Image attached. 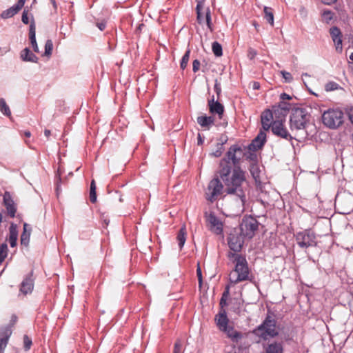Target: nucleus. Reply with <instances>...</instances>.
I'll return each mask as SVG.
<instances>
[{"instance_id": "f257e3e1", "label": "nucleus", "mask_w": 353, "mask_h": 353, "mask_svg": "<svg viewBox=\"0 0 353 353\" xmlns=\"http://www.w3.org/2000/svg\"><path fill=\"white\" fill-rule=\"evenodd\" d=\"M242 154L243 149L239 145L234 144L229 148L220 161L219 170L208 185L206 194L209 197L228 194L245 198V174L240 167Z\"/></svg>"}, {"instance_id": "f03ea898", "label": "nucleus", "mask_w": 353, "mask_h": 353, "mask_svg": "<svg viewBox=\"0 0 353 353\" xmlns=\"http://www.w3.org/2000/svg\"><path fill=\"white\" fill-rule=\"evenodd\" d=\"M228 258L234 264V268L230 274V283L237 284L250 280V269L245 256L229 252Z\"/></svg>"}, {"instance_id": "7ed1b4c3", "label": "nucleus", "mask_w": 353, "mask_h": 353, "mask_svg": "<svg viewBox=\"0 0 353 353\" xmlns=\"http://www.w3.org/2000/svg\"><path fill=\"white\" fill-rule=\"evenodd\" d=\"M253 334L261 339L267 340L279 334L276 319L268 315L263 323L253 330Z\"/></svg>"}, {"instance_id": "20e7f679", "label": "nucleus", "mask_w": 353, "mask_h": 353, "mask_svg": "<svg viewBox=\"0 0 353 353\" xmlns=\"http://www.w3.org/2000/svg\"><path fill=\"white\" fill-rule=\"evenodd\" d=\"M310 116L305 108H296L292 109L290 119L291 130L304 129L310 120Z\"/></svg>"}, {"instance_id": "39448f33", "label": "nucleus", "mask_w": 353, "mask_h": 353, "mask_svg": "<svg viewBox=\"0 0 353 353\" xmlns=\"http://www.w3.org/2000/svg\"><path fill=\"white\" fill-rule=\"evenodd\" d=\"M322 121L327 127L335 129L343 122V112L339 109H329L322 115Z\"/></svg>"}, {"instance_id": "423d86ee", "label": "nucleus", "mask_w": 353, "mask_h": 353, "mask_svg": "<svg viewBox=\"0 0 353 353\" xmlns=\"http://www.w3.org/2000/svg\"><path fill=\"white\" fill-rule=\"evenodd\" d=\"M245 236L237 228H234L228 237V244L233 253L240 252L244 243Z\"/></svg>"}, {"instance_id": "0eeeda50", "label": "nucleus", "mask_w": 353, "mask_h": 353, "mask_svg": "<svg viewBox=\"0 0 353 353\" xmlns=\"http://www.w3.org/2000/svg\"><path fill=\"white\" fill-rule=\"evenodd\" d=\"M259 223L256 219L250 216L242 219L240 228L238 229L245 237L251 239L258 230Z\"/></svg>"}, {"instance_id": "6e6552de", "label": "nucleus", "mask_w": 353, "mask_h": 353, "mask_svg": "<svg viewBox=\"0 0 353 353\" xmlns=\"http://www.w3.org/2000/svg\"><path fill=\"white\" fill-rule=\"evenodd\" d=\"M296 241L299 247L307 248L316 245V236L310 230H304L297 233Z\"/></svg>"}, {"instance_id": "1a4fd4ad", "label": "nucleus", "mask_w": 353, "mask_h": 353, "mask_svg": "<svg viewBox=\"0 0 353 353\" xmlns=\"http://www.w3.org/2000/svg\"><path fill=\"white\" fill-rule=\"evenodd\" d=\"M205 218L209 230L216 235H222L223 233V222L214 213L206 214Z\"/></svg>"}, {"instance_id": "9d476101", "label": "nucleus", "mask_w": 353, "mask_h": 353, "mask_svg": "<svg viewBox=\"0 0 353 353\" xmlns=\"http://www.w3.org/2000/svg\"><path fill=\"white\" fill-rule=\"evenodd\" d=\"M272 132L274 134L285 139L286 140H292V137L285 127L283 121H274L271 128Z\"/></svg>"}, {"instance_id": "9b49d317", "label": "nucleus", "mask_w": 353, "mask_h": 353, "mask_svg": "<svg viewBox=\"0 0 353 353\" xmlns=\"http://www.w3.org/2000/svg\"><path fill=\"white\" fill-rule=\"evenodd\" d=\"M196 21L199 24L206 22L208 28L212 31V23L211 21V13L209 7L200 8L199 12L196 11Z\"/></svg>"}, {"instance_id": "f8f14e48", "label": "nucleus", "mask_w": 353, "mask_h": 353, "mask_svg": "<svg viewBox=\"0 0 353 353\" xmlns=\"http://www.w3.org/2000/svg\"><path fill=\"white\" fill-rule=\"evenodd\" d=\"M208 105L209 107V111L212 114H217L219 119H222L224 113V106L219 101L214 100V96H212L210 99L208 100Z\"/></svg>"}, {"instance_id": "ddd939ff", "label": "nucleus", "mask_w": 353, "mask_h": 353, "mask_svg": "<svg viewBox=\"0 0 353 353\" xmlns=\"http://www.w3.org/2000/svg\"><path fill=\"white\" fill-rule=\"evenodd\" d=\"M330 34L333 42L334 43L336 50L339 52H341L343 50V35L341 30L336 26L332 27L330 30Z\"/></svg>"}, {"instance_id": "4468645a", "label": "nucleus", "mask_w": 353, "mask_h": 353, "mask_svg": "<svg viewBox=\"0 0 353 353\" xmlns=\"http://www.w3.org/2000/svg\"><path fill=\"white\" fill-rule=\"evenodd\" d=\"M34 288V279L33 272H30L23 280L21 286L20 292L26 295L31 293Z\"/></svg>"}, {"instance_id": "2eb2a0df", "label": "nucleus", "mask_w": 353, "mask_h": 353, "mask_svg": "<svg viewBox=\"0 0 353 353\" xmlns=\"http://www.w3.org/2000/svg\"><path fill=\"white\" fill-rule=\"evenodd\" d=\"M266 142V133L265 131L260 130L257 136L252 140L249 145L250 150L256 151L261 149Z\"/></svg>"}, {"instance_id": "dca6fc26", "label": "nucleus", "mask_w": 353, "mask_h": 353, "mask_svg": "<svg viewBox=\"0 0 353 353\" xmlns=\"http://www.w3.org/2000/svg\"><path fill=\"white\" fill-rule=\"evenodd\" d=\"M214 321L217 327L222 331L228 327L229 319L225 309H220L219 313L215 316Z\"/></svg>"}, {"instance_id": "f3484780", "label": "nucleus", "mask_w": 353, "mask_h": 353, "mask_svg": "<svg viewBox=\"0 0 353 353\" xmlns=\"http://www.w3.org/2000/svg\"><path fill=\"white\" fill-rule=\"evenodd\" d=\"M26 0H18L17 3L1 14L2 19H8L15 15L24 6Z\"/></svg>"}, {"instance_id": "a211bd4d", "label": "nucleus", "mask_w": 353, "mask_h": 353, "mask_svg": "<svg viewBox=\"0 0 353 353\" xmlns=\"http://www.w3.org/2000/svg\"><path fill=\"white\" fill-rule=\"evenodd\" d=\"M274 117L273 113L270 110H266L262 113L261 119L263 129V131H268L272 128Z\"/></svg>"}, {"instance_id": "6ab92c4d", "label": "nucleus", "mask_w": 353, "mask_h": 353, "mask_svg": "<svg viewBox=\"0 0 353 353\" xmlns=\"http://www.w3.org/2000/svg\"><path fill=\"white\" fill-rule=\"evenodd\" d=\"M196 121L203 130H209L214 124V117L201 115L197 117Z\"/></svg>"}, {"instance_id": "aec40b11", "label": "nucleus", "mask_w": 353, "mask_h": 353, "mask_svg": "<svg viewBox=\"0 0 353 353\" xmlns=\"http://www.w3.org/2000/svg\"><path fill=\"white\" fill-rule=\"evenodd\" d=\"M221 332H224L233 342H238L243 336L242 334L236 330L233 326L228 325L225 330H223Z\"/></svg>"}, {"instance_id": "412c9836", "label": "nucleus", "mask_w": 353, "mask_h": 353, "mask_svg": "<svg viewBox=\"0 0 353 353\" xmlns=\"http://www.w3.org/2000/svg\"><path fill=\"white\" fill-rule=\"evenodd\" d=\"M11 334L12 330L8 327L4 328L1 331L0 334V353H1L6 348Z\"/></svg>"}, {"instance_id": "4be33fe9", "label": "nucleus", "mask_w": 353, "mask_h": 353, "mask_svg": "<svg viewBox=\"0 0 353 353\" xmlns=\"http://www.w3.org/2000/svg\"><path fill=\"white\" fill-rule=\"evenodd\" d=\"M29 39L34 51L35 52H39L38 45L36 41V26L33 19L29 28Z\"/></svg>"}, {"instance_id": "5701e85b", "label": "nucleus", "mask_w": 353, "mask_h": 353, "mask_svg": "<svg viewBox=\"0 0 353 353\" xmlns=\"http://www.w3.org/2000/svg\"><path fill=\"white\" fill-rule=\"evenodd\" d=\"M20 57L23 61L37 63L38 57L32 52L28 48H24L20 54Z\"/></svg>"}, {"instance_id": "b1692460", "label": "nucleus", "mask_w": 353, "mask_h": 353, "mask_svg": "<svg viewBox=\"0 0 353 353\" xmlns=\"http://www.w3.org/2000/svg\"><path fill=\"white\" fill-rule=\"evenodd\" d=\"M3 205L6 207L8 215L11 218L15 217L17 204L14 200H3Z\"/></svg>"}, {"instance_id": "393cba45", "label": "nucleus", "mask_w": 353, "mask_h": 353, "mask_svg": "<svg viewBox=\"0 0 353 353\" xmlns=\"http://www.w3.org/2000/svg\"><path fill=\"white\" fill-rule=\"evenodd\" d=\"M31 234V228L30 225L25 223L23 224V231L21 235V243L27 246L30 241V237Z\"/></svg>"}, {"instance_id": "a878e982", "label": "nucleus", "mask_w": 353, "mask_h": 353, "mask_svg": "<svg viewBox=\"0 0 353 353\" xmlns=\"http://www.w3.org/2000/svg\"><path fill=\"white\" fill-rule=\"evenodd\" d=\"M18 237V231L17 230V225L14 224H11L10 227L9 231V243L11 247L14 248L17 245Z\"/></svg>"}, {"instance_id": "bb28decb", "label": "nucleus", "mask_w": 353, "mask_h": 353, "mask_svg": "<svg viewBox=\"0 0 353 353\" xmlns=\"http://www.w3.org/2000/svg\"><path fill=\"white\" fill-rule=\"evenodd\" d=\"M265 353H283V347L281 343L273 342L268 345Z\"/></svg>"}, {"instance_id": "cd10ccee", "label": "nucleus", "mask_w": 353, "mask_h": 353, "mask_svg": "<svg viewBox=\"0 0 353 353\" xmlns=\"http://www.w3.org/2000/svg\"><path fill=\"white\" fill-rule=\"evenodd\" d=\"M347 200H334L335 208L338 210H341L339 212L343 214H347L352 211V208H343Z\"/></svg>"}, {"instance_id": "c85d7f7f", "label": "nucleus", "mask_w": 353, "mask_h": 353, "mask_svg": "<svg viewBox=\"0 0 353 353\" xmlns=\"http://www.w3.org/2000/svg\"><path fill=\"white\" fill-rule=\"evenodd\" d=\"M264 19L269 23L272 26H274V14L271 8L265 6L263 9Z\"/></svg>"}, {"instance_id": "c756f323", "label": "nucleus", "mask_w": 353, "mask_h": 353, "mask_svg": "<svg viewBox=\"0 0 353 353\" xmlns=\"http://www.w3.org/2000/svg\"><path fill=\"white\" fill-rule=\"evenodd\" d=\"M185 234H186V230H185V227L183 226L182 227L179 233H178V235H177V241H178V243H179V248L181 249L184 244H185Z\"/></svg>"}, {"instance_id": "7c9ffc66", "label": "nucleus", "mask_w": 353, "mask_h": 353, "mask_svg": "<svg viewBox=\"0 0 353 353\" xmlns=\"http://www.w3.org/2000/svg\"><path fill=\"white\" fill-rule=\"evenodd\" d=\"M250 172L255 181H257L260 179V170L257 163L250 164Z\"/></svg>"}, {"instance_id": "2f4dec72", "label": "nucleus", "mask_w": 353, "mask_h": 353, "mask_svg": "<svg viewBox=\"0 0 353 353\" xmlns=\"http://www.w3.org/2000/svg\"><path fill=\"white\" fill-rule=\"evenodd\" d=\"M291 108L290 103L285 102V101H280L279 103L276 105V112L281 110V112H283V113H288L289 110Z\"/></svg>"}, {"instance_id": "473e14b6", "label": "nucleus", "mask_w": 353, "mask_h": 353, "mask_svg": "<svg viewBox=\"0 0 353 353\" xmlns=\"http://www.w3.org/2000/svg\"><path fill=\"white\" fill-rule=\"evenodd\" d=\"M0 111L6 116L10 117L11 111L3 98H0Z\"/></svg>"}, {"instance_id": "72a5a7b5", "label": "nucleus", "mask_w": 353, "mask_h": 353, "mask_svg": "<svg viewBox=\"0 0 353 353\" xmlns=\"http://www.w3.org/2000/svg\"><path fill=\"white\" fill-rule=\"evenodd\" d=\"M212 50L216 57H221L223 54V49L221 45L217 42L214 41L212 44Z\"/></svg>"}, {"instance_id": "f704fd0d", "label": "nucleus", "mask_w": 353, "mask_h": 353, "mask_svg": "<svg viewBox=\"0 0 353 353\" xmlns=\"http://www.w3.org/2000/svg\"><path fill=\"white\" fill-rule=\"evenodd\" d=\"M334 15V12L329 10H323L321 14L323 21L326 23H330V22L333 19Z\"/></svg>"}, {"instance_id": "c9c22d12", "label": "nucleus", "mask_w": 353, "mask_h": 353, "mask_svg": "<svg viewBox=\"0 0 353 353\" xmlns=\"http://www.w3.org/2000/svg\"><path fill=\"white\" fill-rule=\"evenodd\" d=\"M276 110V105H274L272 107V110H271L273 113V116L276 119V121H285V117L287 115V113H283V112H281V110H279L278 112Z\"/></svg>"}, {"instance_id": "e433bc0d", "label": "nucleus", "mask_w": 353, "mask_h": 353, "mask_svg": "<svg viewBox=\"0 0 353 353\" xmlns=\"http://www.w3.org/2000/svg\"><path fill=\"white\" fill-rule=\"evenodd\" d=\"M190 50H186V52L183 54L180 63V67L182 70H184L187 67L190 59Z\"/></svg>"}, {"instance_id": "4c0bfd02", "label": "nucleus", "mask_w": 353, "mask_h": 353, "mask_svg": "<svg viewBox=\"0 0 353 353\" xmlns=\"http://www.w3.org/2000/svg\"><path fill=\"white\" fill-rule=\"evenodd\" d=\"M53 50V43L52 40L48 39L45 44V52L44 55L50 57L52 54Z\"/></svg>"}, {"instance_id": "58836bf2", "label": "nucleus", "mask_w": 353, "mask_h": 353, "mask_svg": "<svg viewBox=\"0 0 353 353\" xmlns=\"http://www.w3.org/2000/svg\"><path fill=\"white\" fill-rule=\"evenodd\" d=\"M8 255V246L6 243L0 245V263L4 261Z\"/></svg>"}, {"instance_id": "ea45409f", "label": "nucleus", "mask_w": 353, "mask_h": 353, "mask_svg": "<svg viewBox=\"0 0 353 353\" xmlns=\"http://www.w3.org/2000/svg\"><path fill=\"white\" fill-rule=\"evenodd\" d=\"M339 87V85L337 83L330 81L325 84V89L326 91H333L337 90Z\"/></svg>"}, {"instance_id": "a19ab883", "label": "nucleus", "mask_w": 353, "mask_h": 353, "mask_svg": "<svg viewBox=\"0 0 353 353\" xmlns=\"http://www.w3.org/2000/svg\"><path fill=\"white\" fill-rule=\"evenodd\" d=\"M96 183L94 180H92L90 187V198L89 199H97L96 193Z\"/></svg>"}, {"instance_id": "79ce46f5", "label": "nucleus", "mask_w": 353, "mask_h": 353, "mask_svg": "<svg viewBox=\"0 0 353 353\" xmlns=\"http://www.w3.org/2000/svg\"><path fill=\"white\" fill-rule=\"evenodd\" d=\"M282 335V339L285 341H292L294 337V333L292 330L288 332H283Z\"/></svg>"}, {"instance_id": "37998d69", "label": "nucleus", "mask_w": 353, "mask_h": 353, "mask_svg": "<svg viewBox=\"0 0 353 353\" xmlns=\"http://www.w3.org/2000/svg\"><path fill=\"white\" fill-rule=\"evenodd\" d=\"M173 353H183V345L181 341H176L174 343Z\"/></svg>"}, {"instance_id": "c03bdc74", "label": "nucleus", "mask_w": 353, "mask_h": 353, "mask_svg": "<svg viewBox=\"0 0 353 353\" xmlns=\"http://www.w3.org/2000/svg\"><path fill=\"white\" fill-rule=\"evenodd\" d=\"M32 345V340L27 335L23 336V346L26 350H29Z\"/></svg>"}, {"instance_id": "a18cd8bd", "label": "nucleus", "mask_w": 353, "mask_h": 353, "mask_svg": "<svg viewBox=\"0 0 353 353\" xmlns=\"http://www.w3.org/2000/svg\"><path fill=\"white\" fill-rule=\"evenodd\" d=\"M214 90L217 95V99H219L221 93V87L220 83H219L217 80L215 81Z\"/></svg>"}, {"instance_id": "49530a36", "label": "nucleus", "mask_w": 353, "mask_h": 353, "mask_svg": "<svg viewBox=\"0 0 353 353\" xmlns=\"http://www.w3.org/2000/svg\"><path fill=\"white\" fill-rule=\"evenodd\" d=\"M281 73L286 82H291L292 81L293 78L290 72L286 71H281Z\"/></svg>"}, {"instance_id": "de8ad7c7", "label": "nucleus", "mask_w": 353, "mask_h": 353, "mask_svg": "<svg viewBox=\"0 0 353 353\" xmlns=\"http://www.w3.org/2000/svg\"><path fill=\"white\" fill-rule=\"evenodd\" d=\"M246 158L251 161V163H257V155L254 152H249V154L246 157Z\"/></svg>"}, {"instance_id": "09e8293b", "label": "nucleus", "mask_w": 353, "mask_h": 353, "mask_svg": "<svg viewBox=\"0 0 353 353\" xmlns=\"http://www.w3.org/2000/svg\"><path fill=\"white\" fill-rule=\"evenodd\" d=\"M346 114L348 117L349 120L353 124V106L347 107L346 108Z\"/></svg>"}, {"instance_id": "8fccbe9b", "label": "nucleus", "mask_w": 353, "mask_h": 353, "mask_svg": "<svg viewBox=\"0 0 353 353\" xmlns=\"http://www.w3.org/2000/svg\"><path fill=\"white\" fill-rule=\"evenodd\" d=\"M200 65H201V63L199 60H197V59L194 60V61L192 63V70L194 72H196L199 70Z\"/></svg>"}, {"instance_id": "3c124183", "label": "nucleus", "mask_w": 353, "mask_h": 353, "mask_svg": "<svg viewBox=\"0 0 353 353\" xmlns=\"http://www.w3.org/2000/svg\"><path fill=\"white\" fill-rule=\"evenodd\" d=\"M22 22L25 24L29 23V18L28 17V11L24 10L21 16Z\"/></svg>"}, {"instance_id": "603ef678", "label": "nucleus", "mask_w": 353, "mask_h": 353, "mask_svg": "<svg viewBox=\"0 0 353 353\" xmlns=\"http://www.w3.org/2000/svg\"><path fill=\"white\" fill-rule=\"evenodd\" d=\"M205 0H196V11H198V12H199V8H203L205 6Z\"/></svg>"}, {"instance_id": "864d4df0", "label": "nucleus", "mask_w": 353, "mask_h": 353, "mask_svg": "<svg viewBox=\"0 0 353 353\" xmlns=\"http://www.w3.org/2000/svg\"><path fill=\"white\" fill-rule=\"evenodd\" d=\"M256 54H257V52L254 49L249 48L248 56L250 59H254L256 56Z\"/></svg>"}, {"instance_id": "5fc2aeb1", "label": "nucleus", "mask_w": 353, "mask_h": 353, "mask_svg": "<svg viewBox=\"0 0 353 353\" xmlns=\"http://www.w3.org/2000/svg\"><path fill=\"white\" fill-rule=\"evenodd\" d=\"M230 295V285H227L225 289L222 294V298L228 299Z\"/></svg>"}, {"instance_id": "6e6d98bb", "label": "nucleus", "mask_w": 353, "mask_h": 353, "mask_svg": "<svg viewBox=\"0 0 353 353\" xmlns=\"http://www.w3.org/2000/svg\"><path fill=\"white\" fill-rule=\"evenodd\" d=\"M280 99H281V101H285V100L292 99V97L290 96L289 94L283 92V93L281 94Z\"/></svg>"}, {"instance_id": "4d7b16f0", "label": "nucleus", "mask_w": 353, "mask_h": 353, "mask_svg": "<svg viewBox=\"0 0 353 353\" xmlns=\"http://www.w3.org/2000/svg\"><path fill=\"white\" fill-rule=\"evenodd\" d=\"M196 274H197L199 283H201V282H202V273H201V268H200L199 265H198V267H197V269H196Z\"/></svg>"}, {"instance_id": "13d9d810", "label": "nucleus", "mask_w": 353, "mask_h": 353, "mask_svg": "<svg viewBox=\"0 0 353 353\" xmlns=\"http://www.w3.org/2000/svg\"><path fill=\"white\" fill-rule=\"evenodd\" d=\"M227 300L228 299H225V298H221V300H220V303H219V305H220V309H225L224 307L227 305Z\"/></svg>"}, {"instance_id": "bf43d9fd", "label": "nucleus", "mask_w": 353, "mask_h": 353, "mask_svg": "<svg viewBox=\"0 0 353 353\" xmlns=\"http://www.w3.org/2000/svg\"><path fill=\"white\" fill-rule=\"evenodd\" d=\"M97 26L98 27V28L100 30L103 31L105 28V27H106V23L105 22H103V21L102 22H98V23H97Z\"/></svg>"}, {"instance_id": "052dcab7", "label": "nucleus", "mask_w": 353, "mask_h": 353, "mask_svg": "<svg viewBox=\"0 0 353 353\" xmlns=\"http://www.w3.org/2000/svg\"><path fill=\"white\" fill-rule=\"evenodd\" d=\"M3 199H12V195L9 192L6 191L3 196Z\"/></svg>"}, {"instance_id": "680f3d73", "label": "nucleus", "mask_w": 353, "mask_h": 353, "mask_svg": "<svg viewBox=\"0 0 353 353\" xmlns=\"http://www.w3.org/2000/svg\"><path fill=\"white\" fill-rule=\"evenodd\" d=\"M51 3L52 4L53 8L54 10V12H57V4L56 3L55 0H50Z\"/></svg>"}, {"instance_id": "e2e57ef3", "label": "nucleus", "mask_w": 353, "mask_h": 353, "mask_svg": "<svg viewBox=\"0 0 353 353\" xmlns=\"http://www.w3.org/2000/svg\"><path fill=\"white\" fill-rule=\"evenodd\" d=\"M222 154V151L221 150H217L216 152L213 153V155L216 157H219Z\"/></svg>"}, {"instance_id": "0e129e2a", "label": "nucleus", "mask_w": 353, "mask_h": 353, "mask_svg": "<svg viewBox=\"0 0 353 353\" xmlns=\"http://www.w3.org/2000/svg\"><path fill=\"white\" fill-rule=\"evenodd\" d=\"M260 88V84L259 82L254 81L253 83V88L255 90H258Z\"/></svg>"}, {"instance_id": "69168bd1", "label": "nucleus", "mask_w": 353, "mask_h": 353, "mask_svg": "<svg viewBox=\"0 0 353 353\" xmlns=\"http://www.w3.org/2000/svg\"><path fill=\"white\" fill-rule=\"evenodd\" d=\"M44 134H45V136H46V137H50V135L51 134V132H50V130H48V129H46V130H44Z\"/></svg>"}, {"instance_id": "338daca9", "label": "nucleus", "mask_w": 353, "mask_h": 353, "mask_svg": "<svg viewBox=\"0 0 353 353\" xmlns=\"http://www.w3.org/2000/svg\"><path fill=\"white\" fill-rule=\"evenodd\" d=\"M203 141L202 140L200 134H198V145L203 144Z\"/></svg>"}, {"instance_id": "774afa93", "label": "nucleus", "mask_w": 353, "mask_h": 353, "mask_svg": "<svg viewBox=\"0 0 353 353\" xmlns=\"http://www.w3.org/2000/svg\"><path fill=\"white\" fill-rule=\"evenodd\" d=\"M24 134H25V136H26V137H30L31 136V133H30V132H29V131H26V132H24Z\"/></svg>"}]
</instances>
